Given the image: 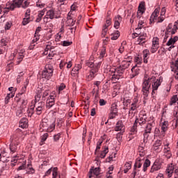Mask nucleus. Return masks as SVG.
<instances>
[{
  "label": "nucleus",
  "mask_w": 178,
  "mask_h": 178,
  "mask_svg": "<svg viewBox=\"0 0 178 178\" xmlns=\"http://www.w3.org/2000/svg\"><path fill=\"white\" fill-rule=\"evenodd\" d=\"M162 81H161V79H156L155 76H152L150 78H147V76H145L142 83V91L145 98L148 97V95L149 94V88H151V84L152 87V95H155Z\"/></svg>",
  "instance_id": "obj_1"
},
{
  "label": "nucleus",
  "mask_w": 178,
  "mask_h": 178,
  "mask_svg": "<svg viewBox=\"0 0 178 178\" xmlns=\"http://www.w3.org/2000/svg\"><path fill=\"white\" fill-rule=\"evenodd\" d=\"M177 30H178V20L174 23V25L172 24H169L165 32V35L163 40V44H165V42L168 41V38H169V37L176 34V33L177 32Z\"/></svg>",
  "instance_id": "obj_2"
},
{
  "label": "nucleus",
  "mask_w": 178,
  "mask_h": 178,
  "mask_svg": "<svg viewBox=\"0 0 178 178\" xmlns=\"http://www.w3.org/2000/svg\"><path fill=\"white\" fill-rule=\"evenodd\" d=\"M52 76H54V67L49 64L46 65L44 70L42 72V79L49 80Z\"/></svg>",
  "instance_id": "obj_3"
},
{
  "label": "nucleus",
  "mask_w": 178,
  "mask_h": 178,
  "mask_svg": "<svg viewBox=\"0 0 178 178\" xmlns=\"http://www.w3.org/2000/svg\"><path fill=\"white\" fill-rule=\"evenodd\" d=\"M22 3H23V0H18L17 1H13V2L11 3H7L6 7L3 13H8L9 10H15L16 8H20V6H22Z\"/></svg>",
  "instance_id": "obj_4"
},
{
  "label": "nucleus",
  "mask_w": 178,
  "mask_h": 178,
  "mask_svg": "<svg viewBox=\"0 0 178 178\" xmlns=\"http://www.w3.org/2000/svg\"><path fill=\"white\" fill-rule=\"evenodd\" d=\"M19 138L16 135L13 136L11 143L10 144V150L13 154H15L17 151V147L19 145Z\"/></svg>",
  "instance_id": "obj_5"
},
{
  "label": "nucleus",
  "mask_w": 178,
  "mask_h": 178,
  "mask_svg": "<svg viewBox=\"0 0 178 178\" xmlns=\"http://www.w3.org/2000/svg\"><path fill=\"white\" fill-rule=\"evenodd\" d=\"M124 68L120 65V67H117L115 70L114 74L112 76V80H119L120 77L123 76L124 73Z\"/></svg>",
  "instance_id": "obj_6"
},
{
  "label": "nucleus",
  "mask_w": 178,
  "mask_h": 178,
  "mask_svg": "<svg viewBox=\"0 0 178 178\" xmlns=\"http://www.w3.org/2000/svg\"><path fill=\"white\" fill-rule=\"evenodd\" d=\"M162 161L156 159L152 165V168L150 169V173H154V172H158V170H161V169H162Z\"/></svg>",
  "instance_id": "obj_7"
},
{
  "label": "nucleus",
  "mask_w": 178,
  "mask_h": 178,
  "mask_svg": "<svg viewBox=\"0 0 178 178\" xmlns=\"http://www.w3.org/2000/svg\"><path fill=\"white\" fill-rule=\"evenodd\" d=\"M89 177H94V176H96V177H99V173H101V168L99 167L94 168L92 167L89 172Z\"/></svg>",
  "instance_id": "obj_8"
},
{
  "label": "nucleus",
  "mask_w": 178,
  "mask_h": 178,
  "mask_svg": "<svg viewBox=\"0 0 178 178\" xmlns=\"http://www.w3.org/2000/svg\"><path fill=\"white\" fill-rule=\"evenodd\" d=\"M29 84V81H26V83L24 84V86L22 88V93H19L18 95H16L15 99L17 102H20V100L23 97H26L25 95H23L24 92H26V90H27V86Z\"/></svg>",
  "instance_id": "obj_9"
},
{
  "label": "nucleus",
  "mask_w": 178,
  "mask_h": 178,
  "mask_svg": "<svg viewBox=\"0 0 178 178\" xmlns=\"http://www.w3.org/2000/svg\"><path fill=\"white\" fill-rule=\"evenodd\" d=\"M55 105V96L50 95L49 98L47 99L46 107L47 109H51Z\"/></svg>",
  "instance_id": "obj_10"
},
{
  "label": "nucleus",
  "mask_w": 178,
  "mask_h": 178,
  "mask_svg": "<svg viewBox=\"0 0 178 178\" xmlns=\"http://www.w3.org/2000/svg\"><path fill=\"white\" fill-rule=\"evenodd\" d=\"M144 163V160L142 158H137L134 166V169L135 170H138V172H140V168H141V166H143V164Z\"/></svg>",
  "instance_id": "obj_11"
},
{
  "label": "nucleus",
  "mask_w": 178,
  "mask_h": 178,
  "mask_svg": "<svg viewBox=\"0 0 178 178\" xmlns=\"http://www.w3.org/2000/svg\"><path fill=\"white\" fill-rule=\"evenodd\" d=\"M172 72H174L175 73V79L176 80H178V58L172 63V65H171Z\"/></svg>",
  "instance_id": "obj_12"
},
{
  "label": "nucleus",
  "mask_w": 178,
  "mask_h": 178,
  "mask_svg": "<svg viewBox=\"0 0 178 178\" xmlns=\"http://www.w3.org/2000/svg\"><path fill=\"white\" fill-rule=\"evenodd\" d=\"M45 106V103L44 102H40L38 104V106L35 108L36 115H41L42 113V111H44V106Z\"/></svg>",
  "instance_id": "obj_13"
},
{
  "label": "nucleus",
  "mask_w": 178,
  "mask_h": 178,
  "mask_svg": "<svg viewBox=\"0 0 178 178\" xmlns=\"http://www.w3.org/2000/svg\"><path fill=\"white\" fill-rule=\"evenodd\" d=\"M175 171V166H173V163L170 164L166 170H165V175L168 177H171L173 175V172Z\"/></svg>",
  "instance_id": "obj_14"
},
{
  "label": "nucleus",
  "mask_w": 178,
  "mask_h": 178,
  "mask_svg": "<svg viewBox=\"0 0 178 178\" xmlns=\"http://www.w3.org/2000/svg\"><path fill=\"white\" fill-rule=\"evenodd\" d=\"M147 114H140L139 120L138 119V124L140 126H143V124H145L147 123Z\"/></svg>",
  "instance_id": "obj_15"
},
{
  "label": "nucleus",
  "mask_w": 178,
  "mask_h": 178,
  "mask_svg": "<svg viewBox=\"0 0 178 178\" xmlns=\"http://www.w3.org/2000/svg\"><path fill=\"white\" fill-rule=\"evenodd\" d=\"M122 17L120 15H117L114 17V27L118 30L120 27V23H122Z\"/></svg>",
  "instance_id": "obj_16"
},
{
  "label": "nucleus",
  "mask_w": 178,
  "mask_h": 178,
  "mask_svg": "<svg viewBox=\"0 0 178 178\" xmlns=\"http://www.w3.org/2000/svg\"><path fill=\"white\" fill-rule=\"evenodd\" d=\"M115 131H123L124 130V125L123 124L122 120H119L114 128Z\"/></svg>",
  "instance_id": "obj_17"
},
{
  "label": "nucleus",
  "mask_w": 178,
  "mask_h": 178,
  "mask_svg": "<svg viewBox=\"0 0 178 178\" xmlns=\"http://www.w3.org/2000/svg\"><path fill=\"white\" fill-rule=\"evenodd\" d=\"M47 19H58V16L56 15V11L54 10H49L47 12Z\"/></svg>",
  "instance_id": "obj_18"
},
{
  "label": "nucleus",
  "mask_w": 178,
  "mask_h": 178,
  "mask_svg": "<svg viewBox=\"0 0 178 178\" xmlns=\"http://www.w3.org/2000/svg\"><path fill=\"white\" fill-rule=\"evenodd\" d=\"M29 126V120L26 118H23L19 121V127L22 129H26Z\"/></svg>",
  "instance_id": "obj_19"
},
{
  "label": "nucleus",
  "mask_w": 178,
  "mask_h": 178,
  "mask_svg": "<svg viewBox=\"0 0 178 178\" xmlns=\"http://www.w3.org/2000/svg\"><path fill=\"white\" fill-rule=\"evenodd\" d=\"M177 41H178V36L172 37V35H171L170 38L167 42L166 45L168 47H170V45H175V44H176V42H177Z\"/></svg>",
  "instance_id": "obj_20"
},
{
  "label": "nucleus",
  "mask_w": 178,
  "mask_h": 178,
  "mask_svg": "<svg viewBox=\"0 0 178 178\" xmlns=\"http://www.w3.org/2000/svg\"><path fill=\"white\" fill-rule=\"evenodd\" d=\"M132 74H131V79H134L136 76L140 74V69L137 66H134L131 69Z\"/></svg>",
  "instance_id": "obj_21"
},
{
  "label": "nucleus",
  "mask_w": 178,
  "mask_h": 178,
  "mask_svg": "<svg viewBox=\"0 0 178 178\" xmlns=\"http://www.w3.org/2000/svg\"><path fill=\"white\" fill-rule=\"evenodd\" d=\"M147 19L144 17H142V19H139L138 21V28L136 29V30H141L143 27H145Z\"/></svg>",
  "instance_id": "obj_22"
},
{
  "label": "nucleus",
  "mask_w": 178,
  "mask_h": 178,
  "mask_svg": "<svg viewBox=\"0 0 178 178\" xmlns=\"http://www.w3.org/2000/svg\"><path fill=\"white\" fill-rule=\"evenodd\" d=\"M143 54L144 63H148V59L149 58V50L148 49L143 50Z\"/></svg>",
  "instance_id": "obj_23"
},
{
  "label": "nucleus",
  "mask_w": 178,
  "mask_h": 178,
  "mask_svg": "<svg viewBox=\"0 0 178 178\" xmlns=\"http://www.w3.org/2000/svg\"><path fill=\"white\" fill-rule=\"evenodd\" d=\"M159 15V10H158V9H155V10L154 11V13L152 14L150 17V23H152V22H155Z\"/></svg>",
  "instance_id": "obj_24"
},
{
  "label": "nucleus",
  "mask_w": 178,
  "mask_h": 178,
  "mask_svg": "<svg viewBox=\"0 0 178 178\" xmlns=\"http://www.w3.org/2000/svg\"><path fill=\"white\" fill-rule=\"evenodd\" d=\"M137 126H138V118H136L133 127L131 128V134H136L137 133Z\"/></svg>",
  "instance_id": "obj_25"
},
{
  "label": "nucleus",
  "mask_w": 178,
  "mask_h": 178,
  "mask_svg": "<svg viewBox=\"0 0 178 178\" xmlns=\"http://www.w3.org/2000/svg\"><path fill=\"white\" fill-rule=\"evenodd\" d=\"M99 67H101V63L95 64V66L92 67L90 70V72L93 74H96L98 73V70H99Z\"/></svg>",
  "instance_id": "obj_26"
},
{
  "label": "nucleus",
  "mask_w": 178,
  "mask_h": 178,
  "mask_svg": "<svg viewBox=\"0 0 178 178\" xmlns=\"http://www.w3.org/2000/svg\"><path fill=\"white\" fill-rule=\"evenodd\" d=\"M58 168L57 167H54L53 168V172H52V178H62L60 176V174H59V172L58 171Z\"/></svg>",
  "instance_id": "obj_27"
},
{
  "label": "nucleus",
  "mask_w": 178,
  "mask_h": 178,
  "mask_svg": "<svg viewBox=\"0 0 178 178\" xmlns=\"http://www.w3.org/2000/svg\"><path fill=\"white\" fill-rule=\"evenodd\" d=\"M67 20L66 23H67V26H68V27H72V26H73L74 24H76V20L73 19L72 16H67Z\"/></svg>",
  "instance_id": "obj_28"
},
{
  "label": "nucleus",
  "mask_w": 178,
  "mask_h": 178,
  "mask_svg": "<svg viewBox=\"0 0 178 178\" xmlns=\"http://www.w3.org/2000/svg\"><path fill=\"white\" fill-rule=\"evenodd\" d=\"M45 9H43L42 10L40 11L38 15V17L35 19L36 23H40V22H41V20L42 19V16H44V15H45Z\"/></svg>",
  "instance_id": "obj_29"
},
{
  "label": "nucleus",
  "mask_w": 178,
  "mask_h": 178,
  "mask_svg": "<svg viewBox=\"0 0 178 178\" xmlns=\"http://www.w3.org/2000/svg\"><path fill=\"white\" fill-rule=\"evenodd\" d=\"M151 166V161L149 159H145L143 163V172H147V168Z\"/></svg>",
  "instance_id": "obj_30"
},
{
  "label": "nucleus",
  "mask_w": 178,
  "mask_h": 178,
  "mask_svg": "<svg viewBox=\"0 0 178 178\" xmlns=\"http://www.w3.org/2000/svg\"><path fill=\"white\" fill-rule=\"evenodd\" d=\"M40 130H42L41 131H47V130H48V123H47L46 122L42 121L40 123Z\"/></svg>",
  "instance_id": "obj_31"
},
{
  "label": "nucleus",
  "mask_w": 178,
  "mask_h": 178,
  "mask_svg": "<svg viewBox=\"0 0 178 178\" xmlns=\"http://www.w3.org/2000/svg\"><path fill=\"white\" fill-rule=\"evenodd\" d=\"M154 126H155V122H149L146 126L145 131H146L147 133H151V130H152V127H154Z\"/></svg>",
  "instance_id": "obj_32"
},
{
  "label": "nucleus",
  "mask_w": 178,
  "mask_h": 178,
  "mask_svg": "<svg viewBox=\"0 0 178 178\" xmlns=\"http://www.w3.org/2000/svg\"><path fill=\"white\" fill-rule=\"evenodd\" d=\"M111 40H118L120 37V32L119 31H115L113 33L111 34Z\"/></svg>",
  "instance_id": "obj_33"
},
{
  "label": "nucleus",
  "mask_w": 178,
  "mask_h": 178,
  "mask_svg": "<svg viewBox=\"0 0 178 178\" xmlns=\"http://www.w3.org/2000/svg\"><path fill=\"white\" fill-rule=\"evenodd\" d=\"M106 55V47H103L100 49V53H99V59H102V58H105V56Z\"/></svg>",
  "instance_id": "obj_34"
},
{
  "label": "nucleus",
  "mask_w": 178,
  "mask_h": 178,
  "mask_svg": "<svg viewBox=\"0 0 178 178\" xmlns=\"http://www.w3.org/2000/svg\"><path fill=\"white\" fill-rule=\"evenodd\" d=\"M124 173H127L131 169V162H127L124 165Z\"/></svg>",
  "instance_id": "obj_35"
},
{
  "label": "nucleus",
  "mask_w": 178,
  "mask_h": 178,
  "mask_svg": "<svg viewBox=\"0 0 178 178\" xmlns=\"http://www.w3.org/2000/svg\"><path fill=\"white\" fill-rule=\"evenodd\" d=\"M108 152H109V149L108 147L106 146L104 147V150L100 154V158L104 159V158L106 156V154H108Z\"/></svg>",
  "instance_id": "obj_36"
},
{
  "label": "nucleus",
  "mask_w": 178,
  "mask_h": 178,
  "mask_svg": "<svg viewBox=\"0 0 178 178\" xmlns=\"http://www.w3.org/2000/svg\"><path fill=\"white\" fill-rule=\"evenodd\" d=\"M162 145V141L157 140L155 141L154 145H153V148L155 151L159 149V147H161Z\"/></svg>",
  "instance_id": "obj_37"
},
{
  "label": "nucleus",
  "mask_w": 178,
  "mask_h": 178,
  "mask_svg": "<svg viewBox=\"0 0 178 178\" xmlns=\"http://www.w3.org/2000/svg\"><path fill=\"white\" fill-rule=\"evenodd\" d=\"M137 42H138L139 45H143V44H145V35L139 36Z\"/></svg>",
  "instance_id": "obj_38"
},
{
  "label": "nucleus",
  "mask_w": 178,
  "mask_h": 178,
  "mask_svg": "<svg viewBox=\"0 0 178 178\" xmlns=\"http://www.w3.org/2000/svg\"><path fill=\"white\" fill-rule=\"evenodd\" d=\"M30 22H33V19L31 17H25L22 21L23 26H27Z\"/></svg>",
  "instance_id": "obj_39"
},
{
  "label": "nucleus",
  "mask_w": 178,
  "mask_h": 178,
  "mask_svg": "<svg viewBox=\"0 0 178 178\" xmlns=\"http://www.w3.org/2000/svg\"><path fill=\"white\" fill-rule=\"evenodd\" d=\"M118 105L115 103H113L111 107V113H118Z\"/></svg>",
  "instance_id": "obj_40"
},
{
  "label": "nucleus",
  "mask_w": 178,
  "mask_h": 178,
  "mask_svg": "<svg viewBox=\"0 0 178 178\" xmlns=\"http://www.w3.org/2000/svg\"><path fill=\"white\" fill-rule=\"evenodd\" d=\"M121 66L126 70V69H128L130 67V61H127V60L122 61Z\"/></svg>",
  "instance_id": "obj_41"
},
{
  "label": "nucleus",
  "mask_w": 178,
  "mask_h": 178,
  "mask_svg": "<svg viewBox=\"0 0 178 178\" xmlns=\"http://www.w3.org/2000/svg\"><path fill=\"white\" fill-rule=\"evenodd\" d=\"M49 136L48 133H46L41 136L40 145H42V144L47 141V138H48Z\"/></svg>",
  "instance_id": "obj_42"
},
{
  "label": "nucleus",
  "mask_w": 178,
  "mask_h": 178,
  "mask_svg": "<svg viewBox=\"0 0 178 178\" xmlns=\"http://www.w3.org/2000/svg\"><path fill=\"white\" fill-rule=\"evenodd\" d=\"M95 76H97V74H94L90 71V73L86 76L87 81H91V80H92L95 77Z\"/></svg>",
  "instance_id": "obj_43"
},
{
  "label": "nucleus",
  "mask_w": 178,
  "mask_h": 178,
  "mask_svg": "<svg viewBox=\"0 0 178 178\" xmlns=\"http://www.w3.org/2000/svg\"><path fill=\"white\" fill-rule=\"evenodd\" d=\"M177 101H178L177 95H173L170 102V106L175 105V104H176V102H177Z\"/></svg>",
  "instance_id": "obj_44"
},
{
  "label": "nucleus",
  "mask_w": 178,
  "mask_h": 178,
  "mask_svg": "<svg viewBox=\"0 0 178 178\" xmlns=\"http://www.w3.org/2000/svg\"><path fill=\"white\" fill-rule=\"evenodd\" d=\"M168 126H169V122L168 121H164L163 123L161 124L163 131H166V130H168Z\"/></svg>",
  "instance_id": "obj_45"
},
{
  "label": "nucleus",
  "mask_w": 178,
  "mask_h": 178,
  "mask_svg": "<svg viewBox=\"0 0 178 178\" xmlns=\"http://www.w3.org/2000/svg\"><path fill=\"white\" fill-rule=\"evenodd\" d=\"M35 112V111H34V107L29 108L27 110L28 116H29V118H31V116L34 115Z\"/></svg>",
  "instance_id": "obj_46"
},
{
  "label": "nucleus",
  "mask_w": 178,
  "mask_h": 178,
  "mask_svg": "<svg viewBox=\"0 0 178 178\" xmlns=\"http://www.w3.org/2000/svg\"><path fill=\"white\" fill-rule=\"evenodd\" d=\"M55 122H53L49 127H47V132L48 133H52L53 130H55Z\"/></svg>",
  "instance_id": "obj_47"
},
{
  "label": "nucleus",
  "mask_w": 178,
  "mask_h": 178,
  "mask_svg": "<svg viewBox=\"0 0 178 178\" xmlns=\"http://www.w3.org/2000/svg\"><path fill=\"white\" fill-rule=\"evenodd\" d=\"M22 102V105L20 106V108L22 109H24V107H26V106L27 105V99L24 98V97H23V98L21 99Z\"/></svg>",
  "instance_id": "obj_48"
},
{
  "label": "nucleus",
  "mask_w": 178,
  "mask_h": 178,
  "mask_svg": "<svg viewBox=\"0 0 178 178\" xmlns=\"http://www.w3.org/2000/svg\"><path fill=\"white\" fill-rule=\"evenodd\" d=\"M149 132H147L145 131V133L143 134V143H147L148 138L149 137Z\"/></svg>",
  "instance_id": "obj_49"
},
{
  "label": "nucleus",
  "mask_w": 178,
  "mask_h": 178,
  "mask_svg": "<svg viewBox=\"0 0 178 178\" xmlns=\"http://www.w3.org/2000/svg\"><path fill=\"white\" fill-rule=\"evenodd\" d=\"M106 34H108V28H105L104 26H103L102 31V36L104 38L106 37V38H108V37L106 36Z\"/></svg>",
  "instance_id": "obj_50"
},
{
  "label": "nucleus",
  "mask_w": 178,
  "mask_h": 178,
  "mask_svg": "<svg viewBox=\"0 0 178 178\" xmlns=\"http://www.w3.org/2000/svg\"><path fill=\"white\" fill-rule=\"evenodd\" d=\"M138 106H139L138 105L134 104L132 103L131 104V107L129 108V113H130V112H131V111H136V109H138Z\"/></svg>",
  "instance_id": "obj_51"
},
{
  "label": "nucleus",
  "mask_w": 178,
  "mask_h": 178,
  "mask_svg": "<svg viewBox=\"0 0 178 178\" xmlns=\"http://www.w3.org/2000/svg\"><path fill=\"white\" fill-rule=\"evenodd\" d=\"M36 6H38V8H44L45 3H42V0H38L36 3Z\"/></svg>",
  "instance_id": "obj_52"
},
{
  "label": "nucleus",
  "mask_w": 178,
  "mask_h": 178,
  "mask_svg": "<svg viewBox=\"0 0 178 178\" xmlns=\"http://www.w3.org/2000/svg\"><path fill=\"white\" fill-rule=\"evenodd\" d=\"M138 11H139V12H143V13L145 12V6H144V3H140V4L139 5Z\"/></svg>",
  "instance_id": "obj_53"
},
{
  "label": "nucleus",
  "mask_w": 178,
  "mask_h": 178,
  "mask_svg": "<svg viewBox=\"0 0 178 178\" xmlns=\"http://www.w3.org/2000/svg\"><path fill=\"white\" fill-rule=\"evenodd\" d=\"M77 8L79 6H77V3L74 2L72 6H71V12H74L75 10H77Z\"/></svg>",
  "instance_id": "obj_54"
},
{
  "label": "nucleus",
  "mask_w": 178,
  "mask_h": 178,
  "mask_svg": "<svg viewBox=\"0 0 178 178\" xmlns=\"http://www.w3.org/2000/svg\"><path fill=\"white\" fill-rule=\"evenodd\" d=\"M159 48V46L152 45V48L150 49V52H152V54H155V52H156V51H158Z\"/></svg>",
  "instance_id": "obj_55"
},
{
  "label": "nucleus",
  "mask_w": 178,
  "mask_h": 178,
  "mask_svg": "<svg viewBox=\"0 0 178 178\" xmlns=\"http://www.w3.org/2000/svg\"><path fill=\"white\" fill-rule=\"evenodd\" d=\"M66 88V85L65 83H61L58 87V94H60L61 91H63Z\"/></svg>",
  "instance_id": "obj_56"
},
{
  "label": "nucleus",
  "mask_w": 178,
  "mask_h": 178,
  "mask_svg": "<svg viewBox=\"0 0 178 178\" xmlns=\"http://www.w3.org/2000/svg\"><path fill=\"white\" fill-rule=\"evenodd\" d=\"M52 49H54V48H52V47L50 49V52L49 53V58H52L54 56H55V55H56V51H52Z\"/></svg>",
  "instance_id": "obj_57"
},
{
  "label": "nucleus",
  "mask_w": 178,
  "mask_h": 178,
  "mask_svg": "<svg viewBox=\"0 0 178 178\" xmlns=\"http://www.w3.org/2000/svg\"><path fill=\"white\" fill-rule=\"evenodd\" d=\"M112 24V20L111 19H107L106 21V24L103 26V27H105L106 29H108L109 26Z\"/></svg>",
  "instance_id": "obj_58"
},
{
  "label": "nucleus",
  "mask_w": 178,
  "mask_h": 178,
  "mask_svg": "<svg viewBox=\"0 0 178 178\" xmlns=\"http://www.w3.org/2000/svg\"><path fill=\"white\" fill-rule=\"evenodd\" d=\"M152 45H154L156 47H159V39L154 38L152 41Z\"/></svg>",
  "instance_id": "obj_59"
},
{
  "label": "nucleus",
  "mask_w": 178,
  "mask_h": 178,
  "mask_svg": "<svg viewBox=\"0 0 178 178\" xmlns=\"http://www.w3.org/2000/svg\"><path fill=\"white\" fill-rule=\"evenodd\" d=\"M23 109L24 108H22V107H20V108L16 112V116L21 117L22 115H23Z\"/></svg>",
  "instance_id": "obj_60"
},
{
  "label": "nucleus",
  "mask_w": 178,
  "mask_h": 178,
  "mask_svg": "<svg viewBox=\"0 0 178 178\" xmlns=\"http://www.w3.org/2000/svg\"><path fill=\"white\" fill-rule=\"evenodd\" d=\"M19 54V58L18 59H23L24 58V50H20V51L18 52Z\"/></svg>",
  "instance_id": "obj_61"
},
{
  "label": "nucleus",
  "mask_w": 178,
  "mask_h": 178,
  "mask_svg": "<svg viewBox=\"0 0 178 178\" xmlns=\"http://www.w3.org/2000/svg\"><path fill=\"white\" fill-rule=\"evenodd\" d=\"M138 175V170L134 169L133 172L131 174V178H136V176Z\"/></svg>",
  "instance_id": "obj_62"
},
{
  "label": "nucleus",
  "mask_w": 178,
  "mask_h": 178,
  "mask_svg": "<svg viewBox=\"0 0 178 178\" xmlns=\"http://www.w3.org/2000/svg\"><path fill=\"white\" fill-rule=\"evenodd\" d=\"M12 27V23L10 22H8L5 25V30H9Z\"/></svg>",
  "instance_id": "obj_63"
},
{
  "label": "nucleus",
  "mask_w": 178,
  "mask_h": 178,
  "mask_svg": "<svg viewBox=\"0 0 178 178\" xmlns=\"http://www.w3.org/2000/svg\"><path fill=\"white\" fill-rule=\"evenodd\" d=\"M80 69H81V65L78 64L77 65H76V66L73 68L72 71H73V72H79V70H80Z\"/></svg>",
  "instance_id": "obj_64"
}]
</instances>
